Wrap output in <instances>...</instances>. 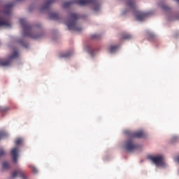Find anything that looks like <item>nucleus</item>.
<instances>
[{
    "label": "nucleus",
    "mask_w": 179,
    "mask_h": 179,
    "mask_svg": "<svg viewBox=\"0 0 179 179\" xmlns=\"http://www.w3.org/2000/svg\"><path fill=\"white\" fill-rule=\"evenodd\" d=\"M12 6L13 4H8L6 6L4 11H0V27H10L12 26L10 20L8 19L12 12Z\"/></svg>",
    "instance_id": "nucleus-1"
},
{
    "label": "nucleus",
    "mask_w": 179,
    "mask_h": 179,
    "mask_svg": "<svg viewBox=\"0 0 179 179\" xmlns=\"http://www.w3.org/2000/svg\"><path fill=\"white\" fill-rule=\"evenodd\" d=\"M20 23L24 31V36H27L28 37H32V38H38L40 36H34L33 34H31V27L27 22H26V20L21 18L20 20Z\"/></svg>",
    "instance_id": "nucleus-2"
},
{
    "label": "nucleus",
    "mask_w": 179,
    "mask_h": 179,
    "mask_svg": "<svg viewBox=\"0 0 179 179\" xmlns=\"http://www.w3.org/2000/svg\"><path fill=\"white\" fill-rule=\"evenodd\" d=\"M78 16L76 14H72L70 20L66 22V26L69 30H75L76 31H80L82 28L76 24V20Z\"/></svg>",
    "instance_id": "nucleus-3"
},
{
    "label": "nucleus",
    "mask_w": 179,
    "mask_h": 179,
    "mask_svg": "<svg viewBox=\"0 0 179 179\" xmlns=\"http://www.w3.org/2000/svg\"><path fill=\"white\" fill-rule=\"evenodd\" d=\"M76 3L78 5H81V6L92 5L93 6L94 12H99V10H100V6H99V1H97V0H78Z\"/></svg>",
    "instance_id": "nucleus-4"
},
{
    "label": "nucleus",
    "mask_w": 179,
    "mask_h": 179,
    "mask_svg": "<svg viewBox=\"0 0 179 179\" xmlns=\"http://www.w3.org/2000/svg\"><path fill=\"white\" fill-rule=\"evenodd\" d=\"M150 160L153 162V163H155L157 167H164V166H166V162H164V156L162 154L150 156Z\"/></svg>",
    "instance_id": "nucleus-5"
},
{
    "label": "nucleus",
    "mask_w": 179,
    "mask_h": 179,
    "mask_svg": "<svg viewBox=\"0 0 179 179\" xmlns=\"http://www.w3.org/2000/svg\"><path fill=\"white\" fill-rule=\"evenodd\" d=\"M19 56V52L16 50H14L11 55L9 56L7 60H3L0 59V66H9L10 64H12V59H15V58H17Z\"/></svg>",
    "instance_id": "nucleus-6"
},
{
    "label": "nucleus",
    "mask_w": 179,
    "mask_h": 179,
    "mask_svg": "<svg viewBox=\"0 0 179 179\" xmlns=\"http://www.w3.org/2000/svg\"><path fill=\"white\" fill-rule=\"evenodd\" d=\"M134 15L136 20H138L139 22H142L143 20L146 19V17H148V16L149 15V13L136 11L134 13Z\"/></svg>",
    "instance_id": "nucleus-7"
},
{
    "label": "nucleus",
    "mask_w": 179,
    "mask_h": 179,
    "mask_svg": "<svg viewBox=\"0 0 179 179\" xmlns=\"http://www.w3.org/2000/svg\"><path fill=\"white\" fill-rule=\"evenodd\" d=\"M16 177H21L22 179H26V175L21 169L14 171L11 173V178H16Z\"/></svg>",
    "instance_id": "nucleus-8"
},
{
    "label": "nucleus",
    "mask_w": 179,
    "mask_h": 179,
    "mask_svg": "<svg viewBox=\"0 0 179 179\" xmlns=\"http://www.w3.org/2000/svg\"><path fill=\"white\" fill-rule=\"evenodd\" d=\"M125 148L128 152H132V150H135V149H136V145L134 144L132 139H129L126 143Z\"/></svg>",
    "instance_id": "nucleus-9"
},
{
    "label": "nucleus",
    "mask_w": 179,
    "mask_h": 179,
    "mask_svg": "<svg viewBox=\"0 0 179 179\" xmlns=\"http://www.w3.org/2000/svg\"><path fill=\"white\" fill-rule=\"evenodd\" d=\"M17 153H19V148H17V146L15 147L11 150L10 155L15 163L17 162V156H18Z\"/></svg>",
    "instance_id": "nucleus-10"
},
{
    "label": "nucleus",
    "mask_w": 179,
    "mask_h": 179,
    "mask_svg": "<svg viewBox=\"0 0 179 179\" xmlns=\"http://www.w3.org/2000/svg\"><path fill=\"white\" fill-rule=\"evenodd\" d=\"M130 136H131V138H142V136H143V131H141L135 133H131L130 134Z\"/></svg>",
    "instance_id": "nucleus-11"
},
{
    "label": "nucleus",
    "mask_w": 179,
    "mask_h": 179,
    "mask_svg": "<svg viewBox=\"0 0 179 179\" xmlns=\"http://www.w3.org/2000/svg\"><path fill=\"white\" fill-rule=\"evenodd\" d=\"M126 5L129 9H134V8H135V2H134V0H127Z\"/></svg>",
    "instance_id": "nucleus-12"
},
{
    "label": "nucleus",
    "mask_w": 179,
    "mask_h": 179,
    "mask_svg": "<svg viewBox=\"0 0 179 179\" xmlns=\"http://www.w3.org/2000/svg\"><path fill=\"white\" fill-rule=\"evenodd\" d=\"M118 50V46L117 45H112L109 48V52H111V54L115 52Z\"/></svg>",
    "instance_id": "nucleus-13"
},
{
    "label": "nucleus",
    "mask_w": 179,
    "mask_h": 179,
    "mask_svg": "<svg viewBox=\"0 0 179 179\" xmlns=\"http://www.w3.org/2000/svg\"><path fill=\"white\" fill-rule=\"evenodd\" d=\"M6 136H8V133L4 131H0V139H3Z\"/></svg>",
    "instance_id": "nucleus-14"
},
{
    "label": "nucleus",
    "mask_w": 179,
    "mask_h": 179,
    "mask_svg": "<svg viewBox=\"0 0 179 179\" xmlns=\"http://www.w3.org/2000/svg\"><path fill=\"white\" fill-rule=\"evenodd\" d=\"M22 143H23V139L20 138L16 139L15 144L17 145V146L19 145H22Z\"/></svg>",
    "instance_id": "nucleus-15"
},
{
    "label": "nucleus",
    "mask_w": 179,
    "mask_h": 179,
    "mask_svg": "<svg viewBox=\"0 0 179 179\" xmlns=\"http://www.w3.org/2000/svg\"><path fill=\"white\" fill-rule=\"evenodd\" d=\"M50 17H51V19L57 20V19H58V14L53 13L50 14Z\"/></svg>",
    "instance_id": "nucleus-16"
},
{
    "label": "nucleus",
    "mask_w": 179,
    "mask_h": 179,
    "mask_svg": "<svg viewBox=\"0 0 179 179\" xmlns=\"http://www.w3.org/2000/svg\"><path fill=\"white\" fill-rule=\"evenodd\" d=\"M29 167L30 169H31L32 173H37V169H36V167H34V166H33V165H29Z\"/></svg>",
    "instance_id": "nucleus-17"
},
{
    "label": "nucleus",
    "mask_w": 179,
    "mask_h": 179,
    "mask_svg": "<svg viewBox=\"0 0 179 179\" xmlns=\"http://www.w3.org/2000/svg\"><path fill=\"white\" fill-rule=\"evenodd\" d=\"M71 3H72V2H71V1H67V2L64 3V8H68Z\"/></svg>",
    "instance_id": "nucleus-18"
},
{
    "label": "nucleus",
    "mask_w": 179,
    "mask_h": 179,
    "mask_svg": "<svg viewBox=\"0 0 179 179\" xmlns=\"http://www.w3.org/2000/svg\"><path fill=\"white\" fill-rule=\"evenodd\" d=\"M9 167V164L8 162L3 163V168L8 169Z\"/></svg>",
    "instance_id": "nucleus-19"
},
{
    "label": "nucleus",
    "mask_w": 179,
    "mask_h": 179,
    "mask_svg": "<svg viewBox=\"0 0 179 179\" xmlns=\"http://www.w3.org/2000/svg\"><path fill=\"white\" fill-rule=\"evenodd\" d=\"M130 38H131V35H129V34H127V35L123 36V38H125L126 40H128Z\"/></svg>",
    "instance_id": "nucleus-20"
},
{
    "label": "nucleus",
    "mask_w": 179,
    "mask_h": 179,
    "mask_svg": "<svg viewBox=\"0 0 179 179\" xmlns=\"http://www.w3.org/2000/svg\"><path fill=\"white\" fill-rule=\"evenodd\" d=\"M5 155V151H3V150H0V157L1 156H3Z\"/></svg>",
    "instance_id": "nucleus-21"
},
{
    "label": "nucleus",
    "mask_w": 179,
    "mask_h": 179,
    "mask_svg": "<svg viewBox=\"0 0 179 179\" xmlns=\"http://www.w3.org/2000/svg\"><path fill=\"white\" fill-rule=\"evenodd\" d=\"M175 162H177L178 163H179V156L178 157H176L175 158Z\"/></svg>",
    "instance_id": "nucleus-22"
},
{
    "label": "nucleus",
    "mask_w": 179,
    "mask_h": 179,
    "mask_svg": "<svg viewBox=\"0 0 179 179\" xmlns=\"http://www.w3.org/2000/svg\"><path fill=\"white\" fill-rule=\"evenodd\" d=\"M63 57H69V55L66 54V55H64Z\"/></svg>",
    "instance_id": "nucleus-23"
},
{
    "label": "nucleus",
    "mask_w": 179,
    "mask_h": 179,
    "mask_svg": "<svg viewBox=\"0 0 179 179\" xmlns=\"http://www.w3.org/2000/svg\"><path fill=\"white\" fill-rule=\"evenodd\" d=\"M175 1L179 3V0H175Z\"/></svg>",
    "instance_id": "nucleus-24"
},
{
    "label": "nucleus",
    "mask_w": 179,
    "mask_h": 179,
    "mask_svg": "<svg viewBox=\"0 0 179 179\" xmlns=\"http://www.w3.org/2000/svg\"><path fill=\"white\" fill-rule=\"evenodd\" d=\"M90 55H92V52H90Z\"/></svg>",
    "instance_id": "nucleus-25"
},
{
    "label": "nucleus",
    "mask_w": 179,
    "mask_h": 179,
    "mask_svg": "<svg viewBox=\"0 0 179 179\" xmlns=\"http://www.w3.org/2000/svg\"><path fill=\"white\" fill-rule=\"evenodd\" d=\"M0 110H1V108H0Z\"/></svg>",
    "instance_id": "nucleus-26"
}]
</instances>
